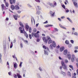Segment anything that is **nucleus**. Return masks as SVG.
Masks as SVG:
<instances>
[{
    "instance_id": "nucleus-28",
    "label": "nucleus",
    "mask_w": 78,
    "mask_h": 78,
    "mask_svg": "<svg viewBox=\"0 0 78 78\" xmlns=\"http://www.w3.org/2000/svg\"><path fill=\"white\" fill-rule=\"evenodd\" d=\"M65 43L66 44L68 45V44H69V42L68 41L66 40L65 41Z\"/></svg>"
},
{
    "instance_id": "nucleus-7",
    "label": "nucleus",
    "mask_w": 78,
    "mask_h": 78,
    "mask_svg": "<svg viewBox=\"0 0 78 78\" xmlns=\"http://www.w3.org/2000/svg\"><path fill=\"white\" fill-rule=\"evenodd\" d=\"M19 24H20V25L21 27H21L22 28H22H23V30H25L24 29V26H23V23H22V22H20L19 23Z\"/></svg>"
},
{
    "instance_id": "nucleus-50",
    "label": "nucleus",
    "mask_w": 78,
    "mask_h": 78,
    "mask_svg": "<svg viewBox=\"0 0 78 78\" xmlns=\"http://www.w3.org/2000/svg\"><path fill=\"white\" fill-rule=\"evenodd\" d=\"M70 42H71L72 43V44H73V43L74 42V41L73 40H71L70 41Z\"/></svg>"
},
{
    "instance_id": "nucleus-2",
    "label": "nucleus",
    "mask_w": 78,
    "mask_h": 78,
    "mask_svg": "<svg viewBox=\"0 0 78 78\" xmlns=\"http://www.w3.org/2000/svg\"><path fill=\"white\" fill-rule=\"evenodd\" d=\"M52 44L53 45V47H56V43H55V41H53L51 39L49 40L48 41V44H52Z\"/></svg>"
},
{
    "instance_id": "nucleus-49",
    "label": "nucleus",
    "mask_w": 78,
    "mask_h": 78,
    "mask_svg": "<svg viewBox=\"0 0 78 78\" xmlns=\"http://www.w3.org/2000/svg\"><path fill=\"white\" fill-rule=\"evenodd\" d=\"M54 30H55V31H58V29L56 28H55L54 29Z\"/></svg>"
},
{
    "instance_id": "nucleus-26",
    "label": "nucleus",
    "mask_w": 78,
    "mask_h": 78,
    "mask_svg": "<svg viewBox=\"0 0 78 78\" xmlns=\"http://www.w3.org/2000/svg\"><path fill=\"white\" fill-rule=\"evenodd\" d=\"M13 17L15 20H17V16L14 15Z\"/></svg>"
},
{
    "instance_id": "nucleus-12",
    "label": "nucleus",
    "mask_w": 78,
    "mask_h": 78,
    "mask_svg": "<svg viewBox=\"0 0 78 78\" xmlns=\"http://www.w3.org/2000/svg\"><path fill=\"white\" fill-rule=\"evenodd\" d=\"M59 26L60 27H61V28H63V29H64L65 30H67L66 27H64L61 24H59Z\"/></svg>"
},
{
    "instance_id": "nucleus-29",
    "label": "nucleus",
    "mask_w": 78,
    "mask_h": 78,
    "mask_svg": "<svg viewBox=\"0 0 78 78\" xmlns=\"http://www.w3.org/2000/svg\"><path fill=\"white\" fill-rule=\"evenodd\" d=\"M69 67L70 68H72V70H73V66L70 65H69Z\"/></svg>"
},
{
    "instance_id": "nucleus-48",
    "label": "nucleus",
    "mask_w": 78,
    "mask_h": 78,
    "mask_svg": "<svg viewBox=\"0 0 78 78\" xmlns=\"http://www.w3.org/2000/svg\"><path fill=\"white\" fill-rule=\"evenodd\" d=\"M0 62L1 63L2 62V57H0Z\"/></svg>"
},
{
    "instance_id": "nucleus-16",
    "label": "nucleus",
    "mask_w": 78,
    "mask_h": 78,
    "mask_svg": "<svg viewBox=\"0 0 78 78\" xmlns=\"http://www.w3.org/2000/svg\"><path fill=\"white\" fill-rule=\"evenodd\" d=\"M67 75H68V76H69L70 77H71L72 76L71 73H70V72H67Z\"/></svg>"
},
{
    "instance_id": "nucleus-11",
    "label": "nucleus",
    "mask_w": 78,
    "mask_h": 78,
    "mask_svg": "<svg viewBox=\"0 0 78 78\" xmlns=\"http://www.w3.org/2000/svg\"><path fill=\"white\" fill-rule=\"evenodd\" d=\"M73 4L74 6L76 7V8H78V4L76 2H73Z\"/></svg>"
},
{
    "instance_id": "nucleus-30",
    "label": "nucleus",
    "mask_w": 78,
    "mask_h": 78,
    "mask_svg": "<svg viewBox=\"0 0 78 78\" xmlns=\"http://www.w3.org/2000/svg\"><path fill=\"white\" fill-rule=\"evenodd\" d=\"M47 39L48 40H49L51 39L50 37L48 36H47Z\"/></svg>"
},
{
    "instance_id": "nucleus-19",
    "label": "nucleus",
    "mask_w": 78,
    "mask_h": 78,
    "mask_svg": "<svg viewBox=\"0 0 78 78\" xmlns=\"http://www.w3.org/2000/svg\"><path fill=\"white\" fill-rule=\"evenodd\" d=\"M17 64L16 63H15L14 64V67L15 69L17 68Z\"/></svg>"
},
{
    "instance_id": "nucleus-43",
    "label": "nucleus",
    "mask_w": 78,
    "mask_h": 78,
    "mask_svg": "<svg viewBox=\"0 0 78 78\" xmlns=\"http://www.w3.org/2000/svg\"><path fill=\"white\" fill-rule=\"evenodd\" d=\"M74 34L76 36H78V33L76 32H75Z\"/></svg>"
},
{
    "instance_id": "nucleus-61",
    "label": "nucleus",
    "mask_w": 78,
    "mask_h": 78,
    "mask_svg": "<svg viewBox=\"0 0 78 78\" xmlns=\"http://www.w3.org/2000/svg\"><path fill=\"white\" fill-rule=\"evenodd\" d=\"M20 47L21 48H22V47H23V44H22V43L20 44Z\"/></svg>"
},
{
    "instance_id": "nucleus-15",
    "label": "nucleus",
    "mask_w": 78,
    "mask_h": 78,
    "mask_svg": "<svg viewBox=\"0 0 78 78\" xmlns=\"http://www.w3.org/2000/svg\"><path fill=\"white\" fill-rule=\"evenodd\" d=\"M43 48H44L45 49V50H46V49H47V50H49V48H48L46 47V46H45V45H43Z\"/></svg>"
},
{
    "instance_id": "nucleus-55",
    "label": "nucleus",
    "mask_w": 78,
    "mask_h": 78,
    "mask_svg": "<svg viewBox=\"0 0 78 78\" xmlns=\"http://www.w3.org/2000/svg\"><path fill=\"white\" fill-rule=\"evenodd\" d=\"M57 48H60V46H59V45H58L57 47Z\"/></svg>"
},
{
    "instance_id": "nucleus-38",
    "label": "nucleus",
    "mask_w": 78,
    "mask_h": 78,
    "mask_svg": "<svg viewBox=\"0 0 78 78\" xmlns=\"http://www.w3.org/2000/svg\"><path fill=\"white\" fill-rule=\"evenodd\" d=\"M3 45H4V46L6 45V42H4L3 43Z\"/></svg>"
},
{
    "instance_id": "nucleus-9",
    "label": "nucleus",
    "mask_w": 78,
    "mask_h": 78,
    "mask_svg": "<svg viewBox=\"0 0 78 78\" xmlns=\"http://www.w3.org/2000/svg\"><path fill=\"white\" fill-rule=\"evenodd\" d=\"M50 13L51 14V16H52V17H54V15H55V12H53L51 11H50Z\"/></svg>"
},
{
    "instance_id": "nucleus-32",
    "label": "nucleus",
    "mask_w": 78,
    "mask_h": 78,
    "mask_svg": "<svg viewBox=\"0 0 78 78\" xmlns=\"http://www.w3.org/2000/svg\"><path fill=\"white\" fill-rule=\"evenodd\" d=\"M67 19L68 20H69V21L70 22H72V20L69 17L67 18Z\"/></svg>"
},
{
    "instance_id": "nucleus-47",
    "label": "nucleus",
    "mask_w": 78,
    "mask_h": 78,
    "mask_svg": "<svg viewBox=\"0 0 78 78\" xmlns=\"http://www.w3.org/2000/svg\"><path fill=\"white\" fill-rule=\"evenodd\" d=\"M62 8H63L64 9H65L66 8V7H65V5H62Z\"/></svg>"
},
{
    "instance_id": "nucleus-35",
    "label": "nucleus",
    "mask_w": 78,
    "mask_h": 78,
    "mask_svg": "<svg viewBox=\"0 0 78 78\" xmlns=\"http://www.w3.org/2000/svg\"><path fill=\"white\" fill-rule=\"evenodd\" d=\"M5 5L6 7H8V6H9V4L8 3L5 2Z\"/></svg>"
},
{
    "instance_id": "nucleus-31",
    "label": "nucleus",
    "mask_w": 78,
    "mask_h": 78,
    "mask_svg": "<svg viewBox=\"0 0 78 78\" xmlns=\"http://www.w3.org/2000/svg\"><path fill=\"white\" fill-rule=\"evenodd\" d=\"M23 41L25 43H26V44L28 43V40H24Z\"/></svg>"
},
{
    "instance_id": "nucleus-45",
    "label": "nucleus",
    "mask_w": 78,
    "mask_h": 78,
    "mask_svg": "<svg viewBox=\"0 0 78 78\" xmlns=\"http://www.w3.org/2000/svg\"><path fill=\"white\" fill-rule=\"evenodd\" d=\"M48 39L44 41V42H45V43H47L48 42Z\"/></svg>"
},
{
    "instance_id": "nucleus-4",
    "label": "nucleus",
    "mask_w": 78,
    "mask_h": 78,
    "mask_svg": "<svg viewBox=\"0 0 78 78\" xmlns=\"http://www.w3.org/2000/svg\"><path fill=\"white\" fill-rule=\"evenodd\" d=\"M31 35L32 37H36L37 38H38L39 37V34H36V33H32Z\"/></svg>"
},
{
    "instance_id": "nucleus-27",
    "label": "nucleus",
    "mask_w": 78,
    "mask_h": 78,
    "mask_svg": "<svg viewBox=\"0 0 78 78\" xmlns=\"http://www.w3.org/2000/svg\"><path fill=\"white\" fill-rule=\"evenodd\" d=\"M26 28L27 29V30H28V29H29V26H28V25L27 24H26Z\"/></svg>"
},
{
    "instance_id": "nucleus-37",
    "label": "nucleus",
    "mask_w": 78,
    "mask_h": 78,
    "mask_svg": "<svg viewBox=\"0 0 78 78\" xmlns=\"http://www.w3.org/2000/svg\"><path fill=\"white\" fill-rule=\"evenodd\" d=\"M10 3L11 5H12V0H9Z\"/></svg>"
},
{
    "instance_id": "nucleus-58",
    "label": "nucleus",
    "mask_w": 78,
    "mask_h": 78,
    "mask_svg": "<svg viewBox=\"0 0 78 78\" xmlns=\"http://www.w3.org/2000/svg\"><path fill=\"white\" fill-rule=\"evenodd\" d=\"M13 3H16V0H12Z\"/></svg>"
},
{
    "instance_id": "nucleus-41",
    "label": "nucleus",
    "mask_w": 78,
    "mask_h": 78,
    "mask_svg": "<svg viewBox=\"0 0 78 78\" xmlns=\"http://www.w3.org/2000/svg\"><path fill=\"white\" fill-rule=\"evenodd\" d=\"M29 37L30 39H31L32 38V37L31 36V34H29Z\"/></svg>"
},
{
    "instance_id": "nucleus-5",
    "label": "nucleus",
    "mask_w": 78,
    "mask_h": 78,
    "mask_svg": "<svg viewBox=\"0 0 78 78\" xmlns=\"http://www.w3.org/2000/svg\"><path fill=\"white\" fill-rule=\"evenodd\" d=\"M72 58H71V61L72 62H73L75 61V60L76 59V57L75 55L74 54H72Z\"/></svg>"
},
{
    "instance_id": "nucleus-14",
    "label": "nucleus",
    "mask_w": 78,
    "mask_h": 78,
    "mask_svg": "<svg viewBox=\"0 0 78 78\" xmlns=\"http://www.w3.org/2000/svg\"><path fill=\"white\" fill-rule=\"evenodd\" d=\"M19 7L18 5H15V9H16V10H18V9H19Z\"/></svg>"
},
{
    "instance_id": "nucleus-63",
    "label": "nucleus",
    "mask_w": 78,
    "mask_h": 78,
    "mask_svg": "<svg viewBox=\"0 0 78 78\" xmlns=\"http://www.w3.org/2000/svg\"><path fill=\"white\" fill-rule=\"evenodd\" d=\"M64 18H65V17L64 16L61 17V19H64Z\"/></svg>"
},
{
    "instance_id": "nucleus-20",
    "label": "nucleus",
    "mask_w": 78,
    "mask_h": 78,
    "mask_svg": "<svg viewBox=\"0 0 78 78\" xmlns=\"http://www.w3.org/2000/svg\"><path fill=\"white\" fill-rule=\"evenodd\" d=\"M53 44H51L49 46L50 49L52 50L53 49Z\"/></svg>"
},
{
    "instance_id": "nucleus-6",
    "label": "nucleus",
    "mask_w": 78,
    "mask_h": 78,
    "mask_svg": "<svg viewBox=\"0 0 78 78\" xmlns=\"http://www.w3.org/2000/svg\"><path fill=\"white\" fill-rule=\"evenodd\" d=\"M61 64L63 69H64L65 70L67 69V66H66V65H65L64 64V62H62Z\"/></svg>"
},
{
    "instance_id": "nucleus-34",
    "label": "nucleus",
    "mask_w": 78,
    "mask_h": 78,
    "mask_svg": "<svg viewBox=\"0 0 78 78\" xmlns=\"http://www.w3.org/2000/svg\"><path fill=\"white\" fill-rule=\"evenodd\" d=\"M65 62L66 63H68V62H69L68 61V60L67 59H66L65 60Z\"/></svg>"
},
{
    "instance_id": "nucleus-62",
    "label": "nucleus",
    "mask_w": 78,
    "mask_h": 78,
    "mask_svg": "<svg viewBox=\"0 0 78 78\" xmlns=\"http://www.w3.org/2000/svg\"><path fill=\"white\" fill-rule=\"evenodd\" d=\"M39 70H40V71H42V68H41V67H40L39 68Z\"/></svg>"
},
{
    "instance_id": "nucleus-52",
    "label": "nucleus",
    "mask_w": 78,
    "mask_h": 78,
    "mask_svg": "<svg viewBox=\"0 0 78 78\" xmlns=\"http://www.w3.org/2000/svg\"><path fill=\"white\" fill-rule=\"evenodd\" d=\"M28 7H29L30 8H31V7H32L31 5H30L29 4L28 5Z\"/></svg>"
},
{
    "instance_id": "nucleus-60",
    "label": "nucleus",
    "mask_w": 78,
    "mask_h": 78,
    "mask_svg": "<svg viewBox=\"0 0 78 78\" xmlns=\"http://www.w3.org/2000/svg\"><path fill=\"white\" fill-rule=\"evenodd\" d=\"M48 23V21H46V22H45L44 23Z\"/></svg>"
},
{
    "instance_id": "nucleus-51",
    "label": "nucleus",
    "mask_w": 78,
    "mask_h": 78,
    "mask_svg": "<svg viewBox=\"0 0 78 78\" xmlns=\"http://www.w3.org/2000/svg\"><path fill=\"white\" fill-rule=\"evenodd\" d=\"M68 46L69 48L71 47H72V44H69Z\"/></svg>"
},
{
    "instance_id": "nucleus-57",
    "label": "nucleus",
    "mask_w": 78,
    "mask_h": 78,
    "mask_svg": "<svg viewBox=\"0 0 78 78\" xmlns=\"http://www.w3.org/2000/svg\"><path fill=\"white\" fill-rule=\"evenodd\" d=\"M72 78H76V76H73Z\"/></svg>"
},
{
    "instance_id": "nucleus-59",
    "label": "nucleus",
    "mask_w": 78,
    "mask_h": 78,
    "mask_svg": "<svg viewBox=\"0 0 78 78\" xmlns=\"http://www.w3.org/2000/svg\"><path fill=\"white\" fill-rule=\"evenodd\" d=\"M58 19L59 20V21H60V22H61V18H58Z\"/></svg>"
},
{
    "instance_id": "nucleus-13",
    "label": "nucleus",
    "mask_w": 78,
    "mask_h": 78,
    "mask_svg": "<svg viewBox=\"0 0 78 78\" xmlns=\"http://www.w3.org/2000/svg\"><path fill=\"white\" fill-rule=\"evenodd\" d=\"M65 49V48L64 47H62L60 48V51L61 52H62V51H64V49Z\"/></svg>"
},
{
    "instance_id": "nucleus-21",
    "label": "nucleus",
    "mask_w": 78,
    "mask_h": 78,
    "mask_svg": "<svg viewBox=\"0 0 78 78\" xmlns=\"http://www.w3.org/2000/svg\"><path fill=\"white\" fill-rule=\"evenodd\" d=\"M53 25H46L44 26L45 27H46V28L47 27H52Z\"/></svg>"
},
{
    "instance_id": "nucleus-40",
    "label": "nucleus",
    "mask_w": 78,
    "mask_h": 78,
    "mask_svg": "<svg viewBox=\"0 0 78 78\" xmlns=\"http://www.w3.org/2000/svg\"><path fill=\"white\" fill-rule=\"evenodd\" d=\"M35 1L36 2H37L38 3H40V1L39 0H35Z\"/></svg>"
},
{
    "instance_id": "nucleus-64",
    "label": "nucleus",
    "mask_w": 78,
    "mask_h": 78,
    "mask_svg": "<svg viewBox=\"0 0 78 78\" xmlns=\"http://www.w3.org/2000/svg\"><path fill=\"white\" fill-rule=\"evenodd\" d=\"M76 74L77 75H78V69L76 70Z\"/></svg>"
},
{
    "instance_id": "nucleus-44",
    "label": "nucleus",
    "mask_w": 78,
    "mask_h": 78,
    "mask_svg": "<svg viewBox=\"0 0 78 78\" xmlns=\"http://www.w3.org/2000/svg\"><path fill=\"white\" fill-rule=\"evenodd\" d=\"M36 14H38V15H39V14H40V11H39L37 12L36 13Z\"/></svg>"
},
{
    "instance_id": "nucleus-22",
    "label": "nucleus",
    "mask_w": 78,
    "mask_h": 78,
    "mask_svg": "<svg viewBox=\"0 0 78 78\" xmlns=\"http://www.w3.org/2000/svg\"><path fill=\"white\" fill-rule=\"evenodd\" d=\"M61 74H62L64 76H66V73L63 71L61 72Z\"/></svg>"
},
{
    "instance_id": "nucleus-54",
    "label": "nucleus",
    "mask_w": 78,
    "mask_h": 78,
    "mask_svg": "<svg viewBox=\"0 0 78 78\" xmlns=\"http://www.w3.org/2000/svg\"><path fill=\"white\" fill-rule=\"evenodd\" d=\"M55 32H56V31H55V30H53V31L51 33L52 34H53V33H55Z\"/></svg>"
},
{
    "instance_id": "nucleus-8",
    "label": "nucleus",
    "mask_w": 78,
    "mask_h": 78,
    "mask_svg": "<svg viewBox=\"0 0 78 78\" xmlns=\"http://www.w3.org/2000/svg\"><path fill=\"white\" fill-rule=\"evenodd\" d=\"M67 58H68V59L70 60V59H71V58H72V55L70 54H68L66 55Z\"/></svg>"
},
{
    "instance_id": "nucleus-25",
    "label": "nucleus",
    "mask_w": 78,
    "mask_h": 78,
    "mask_svg": "<svg viewBox=\"0 0 78 78\" xmlns=\"http://www.w3.org/2000/svg\"><path fill=\"white\" fill-rule=\"evenodd\" d=\"M12 46H13V44H12V42H11V43L10 44V48H12Z\"/></svg>"
},
{
    "instance_id": "nucleus-18",
    "label": "nucleus",
    "mask_w": 78,
    "mask_h": 78,
    "mask_svg": "<svg viewBox=\"0 0 78 78\" xmlns=\"http://www.w3.org/2000/svg\"><path fill=\"white\" fill-rule=\"evenodd\" d=\"M16 75L18 78H21V76L20 75V74H19V73H17L16 74Z\"/></svg>"
},
{
    "instance_id": "nucleus-46",
    "label": "nucleus",
    "mask_w": 78,
    "mask_h": 78,
    "mask_svg": "<svg viewBox=\"0 0 78 78\" xmlns=\"http://www.w3.org/2000/svg\"><path fill=\"white\" fill-rule=\"evenodd\" d=\"M50 36H51V37H55V36H54V35H52V34H50Z\"/></svg>"
},
{
    "instance_id": "nucleus-24",
    "label": "nucleus",
    "mask_w": 78,
    "mask_h": 78,
    "mask_svg": "<svg viewBox=\"0 0 78 78\" xmlns=\"http://www.w3.org/2000/svg\"><path fill=\"white\" fill-rule=\"evenodd\" d=\"M1 6H2V10H3V9H4V8H5V6L4 4H2L1 5Z\"/></svg>"
},
{
    "instance_id": "nucleus-42",
    "label": "nucleus",
    "mask_w": 78,
    "mask_h": 78,
    "mask_svg": "<svg viewBox=\"0 0 78 78\" xmlns=\"http://www.w3.org/2000/svg\"><path fill=\"white\" fill-rule=\"evenodd\" d=\"M44 54H45V55H48V52H46V51H45V50L44 51Z\"/></svg>"
},
{
    "instance_id": "nucleus-36",
    "label": "nucleus",
    "mask_w": 78,
    "mask_h": 78,
    "mask_svg": "<svg viewBox=\"0 0 78 78\" xmlns=\"http://www.w3.org/2000/svg\"><path fill=\"white\" fill-rule=\"evenodd\" d=\"M31 30H32L31 28V27H30V28L29 29V33H31Z\"/></svg>"
},
{
    "instance_id": "nucleus-56",
    "label": "nucleus",
    "mask_w": 78,
    "mask_h": 78,
    "mask_svg": "<svg viewBox=\"0 0 78 78\" xmlns=\"http://www.w3.org/2000/svg\"><path fill=\"white\" fill-rule=\"evenodd\" d=\"M22 62H20V67H21L22 66Z\"/></svg>"
},
{
    "instance_id": "nucleus-33",
    "label": "nucleus",
    "mask_w": 78,
    "mask_h": 78,
    "mask_svg": "<svg viewBox=\"0 0 78 78\" xmlns=\"http://www.w3.org/2000/svg\"><path fill=\"white\" fill-rule=\"evenodd\" d=\"M37 31V29L36 28H34L33 30V32L34 33H36Z\"/></svg>"
},
{
    "instance_id": "nucleus-1",
    "label": "nucleus",
    "mask_w": 78,
    "mask_h": 78,
    "mask_svg": "<svg viewBox=\"0 0 78 78\" xmlns=\"http://www.w3.org/2000/svg\"><path fill=\"white\" fill-rule=\"evenodd\" d=\"M19 30H20L21 33H24V34L25 36H26V38H28V35L27 32L25 31V30H22V28L20 27L19 28Z\"/></svg>"
},
{
    "instance_id": "nucleus-17",
    "label": "nucleus",
    "mask_w": 78,
    "mask_h": 78,
    "mask_svg": "<svg viewBox=\"0 0 78 78\" xmlns=\"http://www.w3.org/2000/svg\"><path fill=\"white\" fill-rule=\"evenodd\" d=\"M11 8L12 10H14L15 9V6H14L13 5H11Z\"/></svg>"
},
{
    "instance_id": "nucleus-3",
    "label": "nucleus",
    "mask_w": 78,
    "mask_h": 78,
    "mask_svg": "<svg viewBox=\"0 0 78 78\" xmlns=\"http://www.w3.org/2000/svg\"><path fill=\"white\" fill-rule=\"evenodd\" d=\"M54 5L53 3L50 2L49 3L48 5L51 8H54L55 6L57 5V4H56V2L55 1H54Z\"/></svg>"
},
{
    "instance_id": "nucleus-39",
    "label": "nucleus",
    "mask_w": 78,
    "mask_h": 78,
    "mask_svg": "<svg viewBox=\"0 0 78 78\" xmlns=\"http://www.w3.org/2000/svg\"><path fill=\"white\" fill-rule=\"evenodd\" d=\"M66 2H65V5H67V3H69V2H68V1L67 0H66Z\"/></svg>"
},
{
    "instance_id": "nucleus-23",
    "label": "nucleus",
    "mask_w": 78,
    "mask_h": 78,
    "mask_svg": "<svg viewBox=\"0 0 78 78\" xmlns=\"http://www.w3.org/2000/svg\"><path fill=\"white\" fill-rule=\"evenodd\" d=\"M37 8L38 9V10H41V8L40 6H37Z\"/></svg>"
},
{
    "instance_id": "nucleus-53",
    "label": "nucleus",
    "mask_w": 78,
    "mask_h": 78,
    "mask_svg": "<svg viewBox=\"0 0 78 78\" xmlns=\"http://www.w3.org/2000/svg\"><path fill=\"white\" fill-rule=\"evenodd\" d=\"M40 41L39 39L37 38V42H39Z\"/></svg>"
},
{
    "instance_id": "nucleus-10",
    "label": "nucleus",
    "mask_w": 78,
    "mask_h": 78,
    "mask_svg": "<svg viewBox=\"0 0 78 78\" xmlns=\"http://www.w3.org/2000/svg\"><path fill=\"white\" fill-rule=\"evenodd\" d=\"M67 52H68V51H67V50L66 49L64 50L63 51V55H66L67 54Z\"/></svg>"
}]
</instances>
